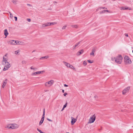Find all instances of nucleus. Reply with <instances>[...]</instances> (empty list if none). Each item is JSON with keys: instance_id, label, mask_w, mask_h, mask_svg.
Here are the masks:
<instances>
[{"instance_id": "nucleus-18", "label": "nucleus", "mask_w": 133, "mask_h": 133, "mask_svg": "<svg viewBox=\"0 0 133 133\" xmlns=\"http://www.w3.org/2000/svg\"><path fill=\"white\" fill-rule=\"evenodd\" d=\"M80 42H78L77 43L76 45H75L74 46H73V49H75L76 47L79 44Z\"/></svg>"}, {"instance_id": "nucleus-4", "label": "nucleus", "mask_w": 133, "mask_h": 133, "mask_svg": "<svg viewBox=\"0 0 133 133\" xmlns=\"http://www.w3.org/2000/svg\"><path fill=\"white\" fill-rule=\"evenodd\" d=\"M54 83V81L53 80H51L48 82H46L45 84V85L47 87H50Z\"/></svg>"}, {"instance_id": "nucleus-19", "label": "nucleus", "mask_w": 133, "mask_h": 133, "mask_svg": "<svg viewBox=\"0 0 133 133\" xmlns=\"http://www.w3.org/2000/svg\"><path fill=\"white\" fill-rule=\"evenodd\" d=\"M30 68L31 69L33 70L34 71H36L37 70V68H34L32 66H31Z\"/></svg>"}, {"instance_id": "nucleus-33", "label": "nucleus", "mask_w": 133, "mask_h": 133, "mask_svg": "<svg viewBox=\"0 0 133 133\" xmlns=\"http://www.w3.org/2000/svg\"><path fill=\"white\" fill-rule=\"evenodd\" d=\"M9 13L10 14V18H12V17H13V16H12V14L10 12H9Z\"/></svg>"}, {"instance_id": "nucleus-40", "label": "nucleus", "mask_w": 133, "mask_h": 133, "mask_svg": "<svg viewBox=\"0 0 133 133\" xmlns=\"http://www.w3.org/2000/svg\"><path fill=\"white\" fill-rule=\"evenodd\" d=\"M105 11L104 10H103V11H101V12H100V14H102V13H105Z\"/></svg>"}, {"instance_id": "nucleus-8", "label": "nucleus", "mask_w": 133, "mask_h": 133, "mask_svg": "<svg viewBox=\"0 0 133 133\" xmlns=\"http://www.w3.org/2000/svg\"><path fill=\"white\" fill-rule=\"evenodd\" d=\"M7 58V54H6L4 55L3 57V60L2 61V64H4V63L8 62Z\"/></svg>"}, {"instance_id": "nucleus-56", "label": "nucleus", "mask_w": 133, "mask_h": 133, "mask_svg": "<svg viewBox=\"0 0 133 133\" xmlns=\"http://www.w3.org/2000/svg\"><path fill=\"white\" fill-rule=\"evenodd\" d=\"M35 51V50H34L32 52H33Z\"/></svg>"}, {"instance_id": "nucleus-31", "label": "nucleus", "mask_w": 133, "mask_h": 133, "mask_svg": "<svg viewBox=\"0 0 133 133\" xmlns=\"http://www.w3.org/2000/svg\"><path fill=\"white\" fill-rule=\"evenodd\" d=\"M17 41H15L14 40V45H17Z\"/></svg>"}, {"instance_id": "nucleus-3", "label": "nucleus", "mask_w": 133, "mask_h": 133, "mask_svg": "<svg viewBox=\"0 0 133 133\" xmlns=\"http://www.w3.org/2000/svg\"><path fill=\"white\" fill-rule=\"evenodd\" d=\"M124 63L125 64H130L131 63L130 58L127 56H125L124 58Z\"/></svg>"}, {"instance_id": "nucleus-24", "label": "nucleus", "mask_w": 133, "mask_h": 133, "mask_svg": "<svg viewBox=\"0 0 133 133\" xmlns=\"http://www.w3.org/2000/svg\"><path fill=\"white\" fill-rule=\"evenodd\" d=\"M71 26L73 28H77L78 27V26L77 25H71Z\"/></svg>"}, {"instance_id": "nucleus-37", "label": "nucleus", "mask_w": 133, "mask_h": 133, "mask_svg": "<svg viewBox=\"0 0 133 133\" xmlns=\"http://www.w3.org/2000/svg\"><path fill=\"white\" fill-rule=\"evenodd\" d=\"M122 9L123 10H127L128 9V8L122 7Z\"/></svg>"}, {"instance_id": "nucleus-41", "label": "nucleus", "mask_w": 133, "mask_h": 133, "mask_svg": "<svg viewBox=\"0 0 133 133\" xmlns=\"http://www.w3.org/2000/svg\"><path fill=\"white\" fill-rule=\"evenodd\" d=\"M88 62L90 63H92L93 62L91 61L90 60H88Z\"/></svg>"}, {"instance_id": "nucleus-9", "label": "nucleus", "mask_w": 133, "mask_h": 133, "mask_svg": "<svg viewBox=\"0 0 133 133\" xmlns=\"http://www.w3.org/2000/svg\"><path fill=\"white\" fill-rule=\"evenodd\" d=\"M71 125H73L76 122L77 120L76 119L74 118L73 117H71Z\"/></svg>"}, {"instance_id": "nucleus-54", "label": "nucleus", "mask_w": 133, "mask_h": 133, "mask_svg": "<svg viewBox=\"0 0 133 133\" xmlns=\"http://www.w3.org/2000/svg\"><path fill=\"white\" fill-rule=\"evenodd\" d=\"M64 108H63H63L61 110V111H63L64 109Z\"/></svg>"}, {"instance_id": "nucleus-25", "label": "nucleus", "mask_w": 133, "mask_h": 133, "mask_svg": "<svg viewBox=\"0 0 133 133\" xmlns=\"http://www.w3.org/2000/svg\"><path fill=\"white\" fill-rule=\"evenodd\" d=\"M45 24L46 26L51 25V24H50V23H45Z\"/></svg>"}, {"instance_id": "nucleus-44", "label": "nucleus", "mask_w": 133, "mask_h": 133, "mask_svg": "<svg viewBox=\"0 0 133 133\" xmlns=\"http://www.w3.org/2000/svg\"><path fill=\"white\" fill-rule=\"evenodd\" d=\"M14 18L15 19V21H16L17 20V17H16L15 16L14 17Z\"/></svg>"}, {"instance_id": "nucleus-38", "label": "nucleus", "mask_w": 133, "mask_h": 133, "mask_svg": "<svg viewBox=\"0 0 133 133\" xmlns=\"http://www.w3.org/2000/svg\"><path fill=\"white\" fill-rule=\"evenodd\" d=\"M94 53L93 52H92L90 53V55H92L93 56H94Z\"/></svg>"}, {"instance_id": "nucleus-6", "label": "nucleus", "mask_w": 133, "mask_h": 133, "mask_svg": "<svg viewBox=\"0 0 133 133\" xmlns=\"http://www.w3.org/2000/svg\"><path fill=\"white\" fill-rule=\"evenodd\" d=\"M45 72L44 71H37L31 74L32 76H35L37 74H40Z\"/></svg>"}, {"instance_id": "nucleus-47", "label": "nucleus", "mask_w": 133, "mask_h": 133, "mask_svg": "<svg viewBox=\"0 0 133 133\" xmlns=\"http://www.w3.org/2000/svg\"><path fill=\"white\" fill-rule=\"evenodd\" d=\"M95 52V50L94 49H93L92 50V52H93L94 53Z\"/></svg>"}, {"instance_id": "nucleus-36", "label": "nucleus", "mask_w": 133, "mask_h": 133, "mask_svg": "<svg viewBox=\"0 0 133 133\" xmlns=\"http://www.w3.org/2000/svg\"><path fill=\"white\" fill-rule=\"evenodd\" d=\"M102 9V7H100V8H97L96 10V11H98L99 10H101Z\"/></svg>"}, {"instance_id": "nucleus-29", "label": "nucleus", "mask_w": 133, "mask_h": 133, "mask_svg": "<svg viewBox=\"0 0 133 133\" xmlns=\"http://www.w3.org/2000/svg\"><path fill=\"white\" fill-rule=\"evenodd\" d=\"M50 24H51V25H53L55 24H57V23H56V22L50 23Z\"/></svg>"}, {"instance_id": "nucleus-50", "label": "nucleus", "mask_w": 133, "mask_h": 133, "mask_svg": "<svg viewBox=\"0 0 133 133\" xmlns=\"http://www.w3.org/2000/svg\"><path fill=\"white\" fill-rule=\"evenodd\" d=\"M102 9H107V8L105 7H102Z\"/></svg>"}, {"instance_id": "nucleus-42", "label": "nucleus", "mask_w": 133, "mask_h": 133, "mask_svg": "<svg viewBox=\"0 0 133 133\" xmlns=\"http://www.w3.org/2000/svg\"><path fill=\"white\" fill-rule=\"evenodd\" d=\"M26 20L29 22H30L31 21V19L29 18H27Z\"/></svg>"}, {"instance_id": "nucleus-32", "label": "nucleus", "mask_w": 133, "mask_h": 133, "mask_svg": "<svg viewBox=\"0 0 133 133\" xmlns=\"http://www.w3.org/2000/svg\"><path fill=\"white\" fill-rule=\"evenodd\" d=\"M22 63L23 64H26V62L25 61H22Z\"/></svg>"}, {"instance_id": "nucleus-58", "label": "nucleus", "mask_w": 133, "mask_h": 133, "mask_svg": "<svg viewBox=\"0 0 133 133\" xmlns=\"http://www.w3.org/2000/svg\"><path fill=\"white\" fill-rule=\"evenodd\" d=\"M66 133H70L69 132H66Z\"/></svg>"}, {"instance_id": "nucleus-34", "label": "nucleus", "mask_w": 133, "mask_h": 133, "mask_svg": "<svg viewBox=\"0 0 133 133\" xmlns=\"http://www.w3.org/2000/svg\"><path fill=\"white\" fill-rule=\"evenodd\" d=\"M83 64L85 65H86L87 64V62L86 61H84V62Z\"/></svg>"}, {"instance_id": "nucleus-28", "label": "nucleus", "mask_w": 133, "mask_h": 133, "mask_svg": "<svg viewBox=\"0 0 133 133\" xmlns=\"http://www.w3.org/2000/svg\"><path fill=\"white\" fill-rule=\"evenodd\" d=\"M42 27L43 28H44L46 26V24H43L42 25Z\"/></svg>"}, {"instance_id": "nucleus-39", "label": "nucleus", "mask_w": 133, "mask_h": 133, "mask_svg": "<svg viewBox=\"0 0 133 133\" xmlns=\"http://www.w3.org/2000/svg\"><path fill=\"white\" fill-rule=\"evenodd\" d=\"M20 41H17V44H19V45H20Z\"/></svg>"}, {"instance_id": "nucleus-57", "label": "nucleus", "mask_w": 133, "mask_h": 133, "mask_svg": "<svg viewBox=\"0 0 133 133\" xmlns=\"http://www.w3.org/2000/svg\"><path fill=\"white\" fill-rule=\"evenodd\" d=\"M132 53H133V50H132Z\"/></svg>"}, {"instance_id": "nucleus-7", "label": "nucleus", "mask_w": 133, "mask_h": 133, "mask_svg": "<svg viewBox=\"0 0 133 133\" xmlns=\"http://www.w3.org/2000/svg\"><path fill=\"white\" fill-rule=\"evenodd\" d=\"M130 89V87H129L124 89L122 91V94L124 95L126 92H128Z\"/></svg>"}, {"instance_id": "nucleus-48", "label": "nucleus", "mask_w": 133, "mask_h": 133, "mask_svg": "<svg viewBox=\"0 0 133 133\" xmlns=\"http://www.w3.org/2000/svg\"><path fill=\"white\" fill-rule=\"evenodd\" d=\"M111 59H112V61H114V60H115V58H111Z\"/></svg>"}, {"instance_id": "nucleus-21", "label": "nucleus", "mask_w": 133, "mask_h": 133, "mask_svg": "<svg viewBox=\"0 0 133 133\" xmlns=\"http://www.w3.org/2000/svg\"><path fill=\"white\" fill-rule=\"evenodd\" d=\"M10 44L11 45H14V40H12L10 41Z\"/></svg>"}, {"instance_id": "nucleus-16", "label": "nucleus", "mask_w": 133, "mask_h": 133, "mask_svg": "<svg viewBox=\"0 0 133 133\" xmlns=\"http://www.w3.org/2000/svg\"><path fill=\"white\" fill-rule=\"evenodd\" d=\"M10 67H9L8 66H5L4 67V69H3V71H6Z\"/></svg>"}, {"instance_id": "nucleus-23", "label": "nucleus", "mask_w": 133, "mask_h": 133, "mask_svg": "<svg viewBox=\"0 0 133 133\" xmlns=\"http://www.w3.org/2000/svg\"><path fill=\"white\" fill-rule=\"evenodd\" d=\"M19 50H17L15 51V54L16 55H17L19 52Z\"/></svg>"}, {"instance_id": "nucleus-5", "label": "nucleus", "mask_w": 133, "mask_h": 133, "mask_svg": "<svg viewBox=\"0 0 133 133\" xmlns=\"http://www.w3.org/2000/svg\"><path fill=\"white\" fill-rule=\"evenodd\" d=\"M96 119V116L95 114H94L91 117L89 120V122H88V123H93Z\"/></svg>"}, {"instance_id": "nucleus-15", "label": "nucleus", "mask_w": 133, "mask_h": 133, "mask_svg": "<svg viewBox=\"0 0 133 133\" xmlns=\"http://www.w3.org/2000/svg\"><path fill=\"white\" fill-rule=\"evenodd\" d=\"M45 114V109H44L43 111V115L42 116V117L41 118V119L44 120V115Z\"/></svg>"}, {"instance_id": "nucleus-20", "label": "nucleus", "mask_w": 133, "mask_h": 133, "mask_svg": "<svg viewBox=\"0 0 133 133\" xmlns=\"http://www.w3.org/2000/svg\"><path fill=\"white\" fill-rule=\"evenodd\" d=\"M44 121V120L41 119V120L40 121L39 123V125H41V124L43 123Z\"/></svg>"}, {"instance_id": "nucleus-11", "label": "nucleus", "mask_w": 133, "mask_h": 133, "mask_svg": "<svg viewBox=\"0 0 133 133\" xmlns=\"http://www.w3.org/2000/svg\"><path fill=\"white\" fill-rule=\"evenodd\" d=\"M84 51L83 49H82L80 51H78L77 54V55L78 56H79L82 54L83 52Z\"/></svg>"}, {"instance_id": "nucleus-26", "label": "nucleus", "mask_w": 133, "mask_h": 133, "mask_svg": "<svg viewBox=\"0 0 133 133\" xmlns=\"http://www.w3.org/2000/svg\"><path fill=\"white\" fill-rule=\"evenodd\" d=\"M67 26L66 25L64 26H63L62 29V30H64L66 28V27Z\"/></svg>"}, {"instance_id": "nucleus-35", "label": "nucleus", "mask_w": 133, "mask_h": 133, "mask_svg": "<svg viewBox=\"0 0 133 133\" xmlns=\"http://www.w3.org/2000/svg\"><path fill=\"white\" fill-rule=\"evenodd\" d=\"M67 103H66L64 105L63 107V108H65V107H66L67 106Z\"/></svg>"}, {"instance_id": "nucleus-51", "label": "nucleus", "mask_w": 133, "mask_h": 133, "mask_svg": "<svg viewBox=\"0 0 133 133\" xmlns=\"http://www.w3.org/2000/svg\"><path fill=\"white\" fill-rule=\"evenodd\" d=\"M64 86L65 87H68V86L66 84H64Z\"/></svg>"}, {"instance_id": "nucleus-45", "label": "nucleus", "mask_w": 133, "mask_h": 133, "mask_svg": "<svg viewBox=\"0 0 133 133\" xmlns=\"http://www.w3.org/2000/svg\"><path fill=\"white\" fill-rule=\"evenodd\" d=\"M47 119L49 121H50V122H52V120L50 119L49 118H47Z\"/></svg>"}, {"instance_id": "nucleus-2", "label": "nucleus", "mask_w": 133, "mask_h": 133, "mask_svg": "<svg viewBox=\"0 0 133 133\" xmlns=\"http://www.w3.org/2000/svg\"><path fill=\"white\" fill-rule=\"evenodd\" d=\"M122 59V57L121 55H119L115 59V61L117 63L120 64L121 63Z\"/></svg>"}, {"instance_id": "nucleus-43", "label": "nucleus", "mask_w": 133, "mask_h": 133, "mask_svg": "<svg viewBox=\"0 0 133 133\" xmlns=\"http://www.w3.org/2000/svg\"><path fill=\"white\" fill-rule=\"evenodd\" d=\"M104 11H105V12H108V13H110V11H109L108 10H105Z\"/></svg>"}, {"instance_id": "nucleus-55", "label": "nucleus", "mask_w": 133, "mask_h": 133, "mask_svg": "<svg viewBox=\"0 0 133 133\" xmlns=\"http://www.w3.org/2000/svg\"><path fill=\"white\" fill-rule=\"evenodd\" d=\"M64 90H62V92H63V93H64Z\"/></svg>"}, {"instance_id": "nucleus-30", "label": "nucleus", "mask_w": 133, "mask_h": 133, "mask_svg": "<svg viewBox=\"0 0 133 133\" xmlns=\"http://www.w3.org/2000/svg\"><path fill=\"white\" fill-rule=\"evenodd\" d=\"M37 130L40 133H44L42 132L41 130H39L38 128H37Z\"/></svg>"}, {"instance_id": "nucleus-52", "label": "nucleus", "mask_w": 133, "mask_h": 133, "mask_svg": "<svg viewBox=\"0 0 133 133\" xmlns=\"http://www.w3.org/2000/svg\"><path fill=\"white\" fill-rule=\"evenodd\" d=\"M125 36L127 37H128V35L127 34H125Z\"/></svg>"}, {"instance_id": "nucleus-46", "label": "nucleus", "mask_w": 133, "mask_h": 133, "mask_svg": "<svg viewBox=\"0 0 133 133\" xmlns=\"http://www.w3.org/2000/svg\"><path fill=\"white\" fill-rule=\"evenodd\" d=\"M67 95V93H65L63 94L64 96H65Z\"/></svg>"}, {"instance_id": "nucleus-49", "label": "nucleus", "mask_w": 133, "mask_h": 133, "mask_svg": "<svg viewBox=\"0 0 133 133\" xmlns=\"http://www.w3.org/2000/svg\"><path fill=\"white\" fill-rule=\"evenodd\" d=\"M27 5L29 6H32V5L29 4H27Z\"/></svg>"}, {"instance_id": "nucleus-17", "label": "nucleus", "mask_w": 133, "mask_h": 133, "mask_svg": "<svg viewBox=\"0 0 133 133\" xmlns=\"http://www.w3.org/2000/svg\"><path fill=\"white\" fill-rule=\"evenodd\" d=\"M49 57L48 56H45L44 57H41L40 58V59H43L44 58H46L47 59V58H48Z\"/></svg>"}, {"instance_id": "nucleus-22", "label": "nucleus", "mask_w": 133, "mask_h": 133, "mask_svg": "<svg viewBox=\"0 0 133 133\" xmlns=\"http://www.w3.org/2000/svg\"><path fill=\"white\" fill-rule=\"evenodd\" d=\"M69 68L73 70L75 69V68H74V67L71 65H70V66Z\"/></svg>"}, {"instance_id": "nucleus-1", "label": "nucleus", "mask_w": 133, "mask_h": 133, "mask_svg": "<svg viewBox=\"0 0 133 133\" xmlns=\"http://www.w3.org/2000/svg\"><path fill=\"white\" fill-rule=\"evenodd\" d=\"M19 125L16 124H8L6 125L5 128L8 129H14L18 128Z\"/></svg>"}, {"instance_id": "nucleus-53", "label": "nucleus", "mask_w": 133, "mask_h": 133, "mask_svg": "<svg viewBox=\"0 0 133 133\" xmlns=\"http://www.w3.org/2000/svg\"><path fill=\"white\" fill-rule=\"evenodd\" d=\"M12 2H13V3H15V2H16V1H12Z\"/></svg>"}, {"instance_id": "nucleus-27", "label": "nucleus", "mask_w": 133, "mask_h": 133, "mask_svg": "<svg viewBox=\"0 0 133 133\" xmlns=\"http://www.w3.org/2000/svg\"><path fill=\"white\" fill-rule=\"evenodd\" d=\"M25 44L24 42L20 41V45H24Z\"/></svg>"}, {"instance_id": "nucleus-13", "label": "nucleus", "mask_w": 133, "mask_h": 133, "mask_svg": "<svg viewBox=\"0 0 133 133\" xmlns=\"http://www.w3.org/2000/svg\"><path fill=\"white\" fill-rule=\"evenodd\" d=\"M7 80V79H6L4 81V82L3 83L2 86V88H4L5 86L6 85V83Z\"/></svg>"}, {"instance_id": "nucleus-12", "label": "nucleus", "mask_w": 133, "mask_h": 133, "mask_svg": "<svg viewBox=\"0 0 133 133\" xmlns=\"http://www.w3.org/2000/svg\"><path fill=\"white\" fill-rule=\"evenodd\" d=\"M63 63L65 65H66L67 67L69 68L70 66V64L68 63H67L66 62L63 61Z\"/></svg>"}, {"instance_id": "nucleus-14", "label": "nucleus", "mask_w": 133, "mask_h": 133, "mask_svg": "<svg viewBox=\"0 0 133 133\" xmlns=\"http://www.w3.org/2000/svg\"><path fill=\"white\" fill-rule=\"evenodd\" d=\"M4 34L5 36V37H6L8 34V32L7 29H5L4 31Z\"/></svg>"}, {"instance_id": "nucleus-10", "label": "nucleus", "mask_w": 133, "mask_h": 133, "mask_svg": "<svg viewBox=\"0 0 133 133\" xmlns=\"http://www.w3.org/2000/svg\"><path fill=\"white\" fill-rule=\"evenodd\" d=\"M2 64L4 65L5 66H7L9 67H10L11 65L8 62L4 63V64Z\"/></svg>"}]
</instances>
